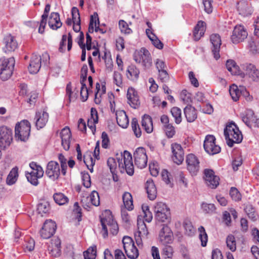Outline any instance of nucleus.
Returning <instances> with one entry per match:
<instances>
[{"label":"nucleus","instance_id":"f257e3e1","mask_svg":"<svg viewBox=\"0 0 259 259\" xmlns=\"http://www.w3.org/2000/svg\"><path fill=\"white\" fill-rule=\"evenodd\" d=\"M224 135L227 145L232 147L234 143H239L242 140V135L238 127L234 123L227 125L224 130Z\"/></svg>","mask_w":259,"mask_h":259},{"label":"nucleus","instance_id":"f03ea898","mask_svg":"<svg viewBox=\"0 0 259 259\" xmlns=\"http://www.w3.org/2000/svg\"><path fill=\"white\" fill-rule=\"evenodd\" d=\"M103 215L105 216L101 218V223L104 231L103 237L105 238L107 236L108 229L112 234L116 235L118 232V226L117 223L113 220L111 212L106 210Z\"/></svg>","mask_w":259,"mask_h":259},{"label":"nucleus","instance_id":"7ed1b4c3","mask_svg":"<svg viewBox=\"0 0 259 259\" xmlns=\"http://www.w3.org/2000/svg\"><path fill=\"white\" fill-rule=\"evenodd\" d=\"M15 63L14 57L0 59V77L3 80H6L12 76Z\"/></svg>","mask_w":259,"mask_h":259},{"label":"nucleus","instance_id":"20e7f679","mask_svg":"<svg viewBox=\"0 0 259 259\" xmlns=\"http://www.w3.org/2000/svg\"><path fill=\"white\" fill-rule=\"evenodd\" d=\"M118 158V167L121 172L125 170L126 173L132 176L134 172V165L132 155L127 151H124L123 154Z\"/></svg>","mask_w":259,"mask_h":259},{"label":"nucleus","instance_id":"39448f33","mask_svg":"<svg viewBox=\"0 0 259 259\" xmlns=\"http://www.w3.org/2000/svg\"><path fill=\"white\" fill-rule=\"evenodd\" d=\"M155 218L157 222L168 223L170 222V212L166 205L161 202L157 203L154 207Z\"/></svg>","mask_w":259,"mask_h":259},{"label":"nucleus","instance_id":"423d86ee","mask_svg":"<svg viewBox=\"0 0 259 259\" xmlns=\"http://www.w3.org/2000/svg\"><path fill=\"white\" fill-rule=\"evenodd\" d=\"M30 131V124L27 120L17 123L15 126V137L21 141L28 139Z\"/></svg>","mask_w":259,"mask_h":259},{"label":"nucleus","instance_id":"0eeeda50","mask_svg":"<svg viewBox=\"0 0 259 259\" xmlns=\"http://www.w3.org/2000/svg\"><path fill=\"white\" fill-rule=\"evenodd\" d=\"M30 167L31 170L26 174V177L31 184L36 186L38 184V178L43 176L44 170L40 166L36 165L34 162L31 163Z\"/></svg>","mask_w":259,"mask_h":259},{"label":"nucleus","instance_id":"6e6552de","mask_svg":"<svg viewBox=\"0 0 259 259\" xmlns=\"http://www.w3.org/2000/svg\"><path fill=\"white\" fill-rule=\"evenodd\" d=\"M247 36V31L244 26L237 25L234 28L231 39L233 44H237L243 42Z\"/></svg>","mask_w":259,"mask_h":259},{"label":"nucleus","instance_id":"1a4fd4ad","mask_svg":"<svg viewBox=\"0 0 259 259\" xmlns=\"http://www.w3.org/2000/svg\"><path fill=\"white\" fill-rule=\"evenodd\" d=\"M215 138L212 135H207L204 141L203 147L205 151L209 154L213 155L219 153L221 148L215 143Z\"/></svg>","mask_w":259,"mask_h":259},{"label":"nucleus","instance_id":"9d476101","mask_svg":"<svg viewBox=\"0 0 259 259\" xmlns=\"http://www.w3.org/2000/svg\"><path fill=\"white\" fill-rule=\"evenodd\" d=\"M135 164L140 168H143L147 165V156L146 150L143 147L138 148L134 153Z\"/></svg>","mask_w":259,"mask_h":259},{"label":"nucleus","instance_id":"9b49d317","mask_svg":"<svg viewBox=\"0 0 259 259\" xmlns=\"http://www.w3.org/2000/svg\"><path fill=\"white\" fill-rule=\"evenodd\" d=\"M173 233L170 228L165 224L162 225L159 233V241L163 245L170 244L172 242Z\"/></svg>","mask_w":259,"mask_h":259},{"label":"nucleus","instance_id":"f8f14e48","mask_svg":"<svg viewBox=\"0 0 259 259\" xmlns=\"http://www.w3.org/2000/svg\"><path fill=\"white\" fill-rule=\"evenodd\" d=\"M57 226L56 223L52 220L46 221L40 231L41 237L44 239L50 238L56 231Z\"/></svg>","mask_w":259,"mask_h":259},{"label":"nucleus","instance_id":"ddd939ff","mask_svg":"<svg viewBox=\"0 0 259 259\" xmlns=\"http://www.w3.org/2000/svg\"><path fill=\"white\" fill-rule=\"evenodd\" d=\"M81 202L84 208L88 209L91 205L97 206L100 204V198L98 193L93 191L88 197H83Z\"/></svg>","mask_w":259,"mask_h":259},{"label":"nucleus","instance_id":"4468645a","mask_svg":"<svg viewBox=\"0 0 259 259\" xmlns=\"http://www.w3.org/2000/svg\"><path fill=\"white\" fill-rule=\"evenodd\" d=\"M187 169L192 175H196L199 171V161L197 157L193 154H190L186 157Z\"/></svg>","mask_w":259,"mask_h":259},{"label":"nucleus","instance_id":"2eb2a0df","mask_svg":"<svg viewBox=\"0 0 259 259\" xmlns=\"http://www.w3.org/2000/svg\"><path fill=\"white\" fill-rule=\"evenodd\" d=\"M12 131L6 126L0 127V145L1 147H7L10 145L12 141Z\"/></svg>","mask_w":259,"mask_h":259},{"label":"nucleus","instance_id":"dca6fc26","mask_svg":"<svg viewBox=\"0 0 259 259\" xmlns=\"http://www.w3.org/2000/svg\"><path fill=\"white\" fill-rule=\"evenodd\" d=\"M204 174L207 185L212 189L215 188L219 184V177L215 176L213 171L211 169H205Z\"/></svg>","mask_w":259,"mask_h":259},{"label":"nucleus","instance_id":"f3484780","mask_svg":"<svg viewBox=\"0 0 259 259\" xmlns=\"http://www.w3.org/2000/svg\"><path fill=\"white\" fill-rule=\"evenodd\" d=\"M171 149L173 154L172 159L174 162L180 164L184 160V153L181 145L174 143L171 144Z\"/></svg>","mask_w":259,"mask_h":259},{"label":"nucleus","instance_id":"a211bd4d","mask_svg":"<svg viewBox=\"0 0 259 259\" xmlns=\"http://www.w3.org/2000/svg\"><path fill=\"white\" fill-rule=\"evenodd\" d=\"M49 253L54 257H58L61 254V240L58 238H54L51 240V242L48 246Z\"/></svg>","mask_w":259,"mask_h":259},{"label":"nucleus","instance_id":"6ab92c4d","mask_svg":"<svg viewBox=\"0 0 259 259\" xmlns=\"http://www.w3.org/2000/svg\"><path fill=\"white\" fill-rule=\"evenodd\" d=\"M46 174L50 178L54 180L57 179L60 175L59 164L53 161L49 162L47 167Z\"/></svg>","mask_w":259,"mask_h":259},{"label":"nucleus","instance_id":"aec40b11","mask_svg":"<svg viewBox=\"0 0 259 259\" xmlns=\"http://www.w3.org/2000/svg\"><path fill=\"white\" fill-rule=\"evenodd\" d=\"M140 59L135 58L137 62L142 63L146 68H149L152 65V59L149 51L145 48H142L139 55Z\"/></svg>","mask_w":259,"mask_h":259},{"label":"nucleus","instance_id":"412c9836","mask_svg":"<svg viewBox=\"0 0 259 259\" xmlns=\"http://www.w3.org/2000/svg\"><path fill=\"white\" fill-rule=\"evenodd\" d=\"M210 40L213 47L212 51L214 58L215 60H218L220 58L219 52L220 46L222 44L221 37L218 34H212L210 35Z\"/></svg>","mask_w":259,"mask_h":259},{"label":"nucleus","instance_id":"4be33fe9","mask_svg":"<svg viewBox=\"0 0 259 259\" xmlns=\"http://www.w3.org/2000/svg\"><path fill=\"white\" fill-rule=\"evenodd\" d=\"M4 43L5 44L4 50L6 53L14 52L18 47L17 40L11 34H8L4 37Z\"/></svg>","mask_w":259,"mask_h":259},{"label":"nucleus","instance_id":"5701e85b","mask_svg":"<svg viewBox=\"0 0 259 259\" xmlns=\"http://www.w3.org/2000/svg\"><path fill=\"white\" fill-rule=\"evenodd\" d=\"M61 144L63 148L67 151L70 148V140L71 138V131L68 127L63 128L60 133Z\"/></svg>","mask_w":259,"mask_h":259},{"label":"nucleus","instance_id":"b1692460","mask_svg":"<svg viewBox=\"0 0 259 259\" xmlns=\"http://www.w3.org/2000/svg\"><path fill=\"white\" fill-rule=\"evenodd\" d=\"M244 69L246 74L253 81H257L259 79V70L256 66L251 63H246L244 65Z\"/></svg>","mask_w":259,"mask_h":259},{"label":"nucleus","instance_id":"393cba45","mask_svg":"<svg viewBox=\"0 0 259 259\" xmlns=\"http://www.w3.org/2000/svg\"><path fill=\"white\" fill-rule=\"evenodd\" d=\"M127 98L130 105L136 109L140 105L139 97L136 91L133 88H129L127 92Z\"/></svg>","mask_w":259,"mask_h":259},{"label":"nucleus","instance_id":"a878e982","mask_svg":"<svg viewBox=\"0 0 259 259\" xmlns=\"http://www.w3.org/2000/svg\"><path fill=\"white\" fill-rule=\"evenodd\" d=\"M40 56L33 55L31 57L28 69L30 73L35 74L38 72L41 67Z\"/></svg>","mask_w":259,"mask_h":259},{"label":"nucleus","instance_id":"bb28decb","mask_svg":"<svg viewBox=\"0 0 259 259\" xmlns=\"http://www.w3.org/2000/svg\"><path fill=\"white\" fill-rule=\"evenodd\" d=\"M48 24L51 28L57 30L60 28L62 25L60 19V16L58 13H52L49 17Z\"/></svg>","mask_w":259,"mask_h":259},{"label":"nucleus","instance_id":"cd10ccee","mask_svg":"<svg viewBox=\"0 0 259 259\" xmlns=\"http://www.w3.org/2000/svg\"><path fill=\"white\" fill-rule=\"evenodd\" d=\"M148 197L151 200H154L157 196V189L153 180L149 179L145 184Z\"/></svg>","mask_w":259,"mask_h":259},{"label":"nucleus","instance_id":"c85d7f7f","mask_svg":"<svg viewBox=\"0 0 259 259\" xmlns=\"http://www.w3.org/2000/svg\"><path fill=\"white\" fill-rule=\"evenodd\" d=\"M48 117L49 115L46 112H36L35 117L36 127L38 129L44 127L48 120Z\"/></svg>","mask_w":259,"mask_h":259},{"label":"nucleus","instance_id":"c756f323","mask_svg":"<svg viewBox=\"0 0 259 259\" xmlns=\"http://www.w3.org/2000/svg\"><path fill=\"white\" fill-rule=\"evenodd\" d=\"M205 23L202 21L198 22L193 31V37L195 40L197 41L204 35L205 31Z\"/></svg>","mask_w":259,"mask_h":259},{"label":"nucleus","instance_id":"7c9ffc66","mask_svg":"<svg viewBox=\"0 0 259 259\" xmlns=\"http://www.w3.org/2000/svg\"><path fill=\"white\" fill-rule=\"evenodd\" d=\"M140 71L134 65H129L126 69V76L127 78L133 81H136L139 78Z\"/></svg>","mask_w":259,"mask_h":259},{"label":"nucleus","instance_id":"2f4dec72","mask_svg":"<svg viewBox=\"0 0 259 259\" xmlns=\"http://www.w3.org/2000/svg\"><path fill=\"white\" fill-rule=\"evenodd\" d=\"M116 120L117 124L122 128H126L128 125V119L125 112L123 111L116 112Z\"/></svg>","mask_w":259,"mask_h":259},{"label":"nucleus","instance_id":"473e14b6","mask_svg":"<svg viewBox=\"0 0 259 259\" xmlns=\"http://www.w3.org/2000/svg\"><path fill=\"white\" fill-rule=\"evenodd\" d=\"M142 127L147 133H151L153 131V123L152 118L148 115L145 114L141 121Z\"/></svg>","mask_w":259,"mask_h":259},{"label":"nucleus","instance_id":"72a5a7b5","mask_svg":"<svg viewBox=\"0 0 259 259\" xmlns=\"http://www.w3.org/2000/svg\"><path fill=\"white\" fill-rule=\"evenodd\" d=\"M184 113L188 122H193L197 118L196 110L192 106H186L184 109Z\"/></svg>","mask_w":259,"mask_h":259},{"label":"nucleus","instance_id":"f704fd0d","mask_svg":"<svg viewBox=\"0 0 259 259\" xmlns=\"http://www.w3.org/2000/svg\"><path fill=\"white\" fill-rule=\"evenodd\" d=\"M237 9L239 14L244 16L250 15L252 12L250 6L245 2L238 3Z\"/></svg>","mask_w":259,"mask_h":259},{"label":"nucleus","instance_id":"c9c22d12","mask_svg":"<svg viewBox=\"0 0 259 259\" xmlns=\"http://www.w3.org/2000/svg\"><path fill=\"white\" fill-rule=\"evenodd\" d=\"M242 119L248 127H250L252 123L255 121L253 111L251 110H247L245 114L242 116Z\"/></svg>","mask_w":259,"mask_h":259},{"label":"nucleus","instance_id":"e433bc0d","mask_svg":"<svg viewBox=\"0 0 259 259\" xmlns=\"http://www.w3.org/2000/svg\"><path fill=\"white\" fill-rule=\"evenodd\" d=\"M124 249L127 257L131 259H136L139 256V251L135 243Z\"/></svg>","mask_w":259,"mask_h":259},{"label":"nucleus","instance_id":"4c0bfd02","mask_svg":"<svg viewBox=\"0 0 259 259\" xmlns=\"http://www.w3.org/2000/svg\"><path fill=\"white\" fill-rule=\"evenodd\" d=\"M122 200L125 207L128 210L133 209V201L132 196L129 192H125L122 195Z\"/></svg>","mask_w":259,"mask_h":259},{"label":"nucleus","instance_id":"58836bf2","mask_svg":"<svg viewBox=\"0 0 259 259\" xmlns=\"http://www.w3.org/2000/svg\"><path fill=\"white\" fill-rule=\"evenodd\" d=\"M226 67L231 74L237 75L239 74V67L236 65L235 62L233 60H229L226 62Z\"/></svg>","mask_w":259,"mask_h":259},{"label":"nucleus","instance_id":"ea45409f","mask_svg":"<svg viewBox=\"0 0 259 259\" xmlns=\"http://www.w3.org/2000/svg\"><path fill=\"white\" fill-rule=\"evenodd\" d=\"M18 176V169L15 167L13 168L9 174L8 175L7 179V183L8 185H12L14 184L17 181Z\"/></svg>","mask_w":259,"mask_h":259},{"label":"nucleus","instance_id":"a19ab883","mask_svg":"<svg viewBox=\"0 0 259 259\" xmlns=\"http://www.w3.org/2000/svg\"><path fill=\"white\" fill-rule=\"evenodd\" d=\"M226 244L228 248L232 251L236 249V242L234 237L232 234L229 235L226 238Z\"/></svg>","mask_w":259,"mask_h":259},{"label":"nucleus","instance_id":"79ce46f5","mask_svg":"<svg viewBox=\"0 0 259 259\" xmlns=\"http://www.w3.org/2000/svg\"><path fill=\"white\" fill-rule=\"evenodd\" d=\"M229 92L230 96L234 101L238 100L241 94V92L239 90L238 87L233 84L230 87Z\"/></svg>","mask_w":259,"mask_h":259},{"label":"nucleus","instance_id":"37998d69","mask_svg":"<svg viewBox=\"0 0 259 259\" xmlns=\"http://www.w3.org/2000/svg\"><path fill=\"white\" fill-rule=\"evenodd\" d=\"M53 197L55 201L60 205L65 204L68 201L67 197L61 193H55Z\"/></svg>","mask_w":259,"mask_h":259},{"label":"nucleus","instance_id":"c03bdc74","mask_svg":"<svg viewBox=\"0 0 259 259\" xmlns=\"http://www.w3.org/2000/svg\"><path fill=\"white\" fill-rule=\"evenodd\" d=\"M96 253V246L94 245L89 247L87 250L83 252L84 259H95Z\"/></svg>","mask_w":259,"mask_h":259},{"label":"nucleus","instance_id":"a18cd8bd","mask_svg":"<svg viewBox=\"0 0 259 259\" xmlns=\"http://www.w3.org/2000/svg\"><path fill=\"white\" fill-rule=\"evenodd\" d=\"M131 125L135 136L137 138L140 137L142 135V132L137 118H134L132 119Z\"/></svg>","mask_w":259,"mask_h":259},{"label":"nucleus","instance_id":"49530a36","mask_svg":"<svg viewBox=\"0 0 259 259\" xmlns=\"http://www.w3.org/2000/svg\"><path fill=\"white\" fill-rule=\"evenodd\" d=\"M172 116L174 117L175 122L179 124L182 121L181 110L178 107H173L170 111Z\"/></svg>","mask_w":259,"mask_h":259},{"label":"nucleus","instance_id":"de8ad7c7","mask_svg":"<svg viewBox=\"0 0 259 259\" xmlns=\"http://www.w3.org/2000/svg\"><path fill=\"white\" fill-rule=\"evenodd\" d=\"M49 210V204L48 202H44L38 204L37 211L41 217L43 216V214L47 213Z\"/></svg>","mask_w":259,"mask_h":259},{"label":"nucleus","instance_id":"09e8293b","mask_svg":"<svg viewBox=\"0 0 259 259\" xmlns=\"http://www.w3.org/2000/svg\"><path fill=\"white\" fill-rule=\"evenodd\" d=\"M199 232V239L201 242V245L205 246L207 242V235L205 231L204 228L200 226L198 229Z\"/></svg>","mask_w":259,"mask_h":259},{"label":"nucleus","instance_id":"8fccbe9b","mask_svg":"<svg viewBox=\"0 0 259 259\" xmlns=\"http://www.w3.org/2000/svg\"><path fill=\"white\" fill-rule=\"evenodd\" d=\"M138 233L142 236H147L148 234V230L146 224L143 221L138 222Z\"/></svg>","mask_w":259,"mask_h":259},{"label":"nucleus","instance_id":"3c124183","mask_svg":"<svg viewBox=\"0 0 259 259\" xmlns=\"http://www.w3.org/2000/svg\"><path fill=\"white\" fill-rule=\"evenodd\" d=\"M73 207L72 215L79 222L81 220V209L79 206L78 203L77 202L74 204Z\"/></svg>","mask_w":259,"mask_h":259},{"label":"nucleus","instance_id":"603ef678","mask_svg":"<svg viewBox=\"0 0 259 259\" xmlns=\"http://www.w3.org/2000/svg\"><path fill=\"white\" fill-rule=\"evenodd\" d=\"M83 161L88 168L92 172L95 160L93 159L91 155H86L84 156Z\"/></svg>","mask_w":259,"mask_h":259},{"label":"nucleus","instance_id":"864d4df0","mask_svg":"<svg viewBox=\"0 0 259 259\" xmlns=\"http://www.w3.org/2000/svg\"><path fill=\"white\" fill-rule=\"evenodd\" d=\"M149 38L156 48L158 49H162L163 48V44L154 34H152V35H149Z\"/></svg>","mask_w":259,"mask_h":259},{"label":"nucleus","instance_id":"5fc2aeb1","mask_svg":"<svg viewBox=\"0 0 259 259\" xmlns=\"http://www.w3.org/2000/svg\"><path fill=\"white\" fill-rule=\"evenodd\" d=\"M244 210L248 216V218L251 220L254 221L257 219V215L254 211V208L251 206H246L244 208Z\"/></svg>","mask_w":259,"mask_h":259},{"label":"nucleus","instance_id":"6e6d98bb","mask_svg":"<svg viewBox=\"0 0 259 259\" xmlns=\"http://www.w3.org/2000/svg\"><path fill=\"white\" fill-rule=\"evenodd\" d=\"M118 24L121 32L125 34H130L132 32V30L128 27V24L124 20H120Z\"/></svg>","mask_w":259,"mask_h":259},{"label":"nucleus","instance_id":"4d7b16f0","mask_svg":"<svg viewBox=\"0 0 259 259\" xmlns=\"http://www.w3.org/2000/svg\"><path fill=\"white\" fill-rule=\"evenodd\" d=\"M247 47L252 54L259 53V47L256 45L252 39L251 38L248 41Z\"/></svg>","mask_w":259,"mask_h":259},{"label":"nucleus","instance_id":"13d9d810","mask_svg":"<svg viewBox=\"0 0 259 259\" xmlns=\"http://www.w3.org/2000/svg\"><path fill=\"white\" fill-rule=\"evenodd\" d=\"M72 21L73 24L80 23V19L79 11L76 8H73L72 9Z\"/></svg>","mask_w":259,"mask_h":259},{"label":"nucleus","instance_id":"bf43d9fd","mask_svg":"<svg viewBox=\"0 0 259 259\" xmlns=\"http://www.w3.org/2000/svg\"><path fill=\"white\" fill-rule=\"evenodd\" d=\"M230 195L232 199L238 201L241 199V194L236 188L232 187L230 191Z\"/></svg>","mask_w":259,"mask_h":259},{"label":"nucleus","instance_id":"052dcab7","mask_svg":"<svg viewBox=\"0 0 259 259\" xmlns=\"http://www.w3.org/2000/svg\"><path fill=\"white\" fill-rule=\"evenodd\" d=\"M94 19H95V20L97 19L96 21H98V24H99V20L98 16V14L97 13H94V15H92L91 16L90 22V24H89V32L90 33H93L94 32V23H95Z\"/></svg>","mask_w":259,"mask_h":259},{"label":"nucleus","instance_id":"680f3d73","mask_svg":"<svg viewBox=\"0 0 259 259\" xmlns=\"http://www.w3.org/2000/svg\"><path fill=\"white\" fill-rule=\"evenodd\" d=\"M184 227L186 230V233L188 235H191L194 233V228L189 221H185L183 224Z\"/></svg>","mask_w":259,"mask_h":259},{"label":"nucleus","instance_id":"e2e57ef3","mask_svg":"<svg viewBox=\"0 0 259 259\" xmlns=\"http://www.w3.org/2000/svg\"><path fill=\"white\" fill-rule=\"evenodd\" d=\"M201 207L206 213H211L215 209V206L213 204L203 203L201 205Z\"/></svg>","mask_w":259,"mask_h":259},{"label":"nucleus","instance_id":"0e129e2a","mask_svg":"<svg viewBox=\"0 0 259 259\" xmlns=\"http://www.w3.org/2000/svg\"><path fill=\"white\" fill-rule=\"evenodd\" d=\"M164 129L165 133L168 138H171L175 135V128L172 125L170 124L164 125Z\"/></svg>","mask_w":259,"mask_h":259},{"label":"nucleus","instance_id":"69168bd1","mask_svg":"<svg viewBox=\"0 0 259 259\" xmlns=\"http://www.w3.org/2000/svg\"><path fill=\"white\" fill-rule=\"evenodd\" d=\"M59 159L61 163V166L62 168V172L65 175L66 174V169L67 168V164H66V159L65 157L62 154H60L59 155Z\"/></svg>","mask_w":259,"mask_h":259},{"label":"nucleus","instance_id":"338daca9","mask_svg":"<svg viewBox=\"0 0 259 259\" xmlns=\"http://www.w3.org/2000/svg\"><path fill=\"white\" fill-rule=\"evenodd\" d=\"M181 99L186 103H189L191 102V94L186 90H183L181 94Z\"/></svg>","mask_w":259,"mask_h":259},{"label":"nucleus","instance_id":"774afa93","mask_svg":"<svg viewBox=\"0 0 259 259\" xmlns=\"http://www.w3.org/2000/svg\"><path fill=\"white\" fill-rule=\"evenodd\" d=\"M107 165L111 173L113 174L116 168V162L115 159L112 157L109 158L107 160Z\"/></svg>","mask_w":259,"mask_h":259}]
</instances>
